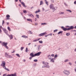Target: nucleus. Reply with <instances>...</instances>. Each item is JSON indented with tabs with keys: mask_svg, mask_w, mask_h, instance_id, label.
I'll return each mask as SVG.
<instances>
[{
	"mask_svg": "<svg viewBox=\"0 0 76 76\" xmlns=\"http://www.w3.org/2000/svg\"><path fill=\"white\" fill-rule=\"evenodd\" d=\"M38 25V23H35V25Z\"/></svg>",
	"mask_w": 76,
	"mask_h": 76,
	"instance_id": "obj_52",
	"label": "nucleus"
},
{
	"mask_svg": "<svg viewBox=\"0 0 76 76\" xmlns=\"http://www.w3.org/2000/svg\"><path fill=\"white\" fill-rule=\"evenodd\" d=\"M28 33L29 34H32V32L31 31H28Z\"/></svg>",
	"mask_w": 76,
	"mask_h": 76,
	"instance_id": "obj_21",
	"label": "nucleus"
},
{
	"mask_svg": "<svg viewBox=\"0 0 76 76\" xmlns=\"http://www.w3.org/2000/svg\"><path fill=\"white\" fill-rule=\"evenodd\" d=\"M42 67H50V66L48 65H44Z\"/></svg>",
	"mask_w": 76,
	"mask_h": 76,
	"instance_id": "obj_13",
	"label": "nucleus"
},
{
	"mask_svg": "<svg viewBox=\"0 0 76 76\" xmlns=\"http://www.w3.org/2000/svg\"><path fill=\"white\" fill-rule=\"evenodd\" d=\"M45 23V25H46L47 24V23Z\"/></svg>",
	"mask_w": 76,
	"mask_h": 76,
	"instance_id": "obj_62",
	"label": "nucleus"
},
{
	"mask_svg": "<svg viewBox=\"0 0 76 76\" xmlns=\"http://www.w3.org/2000/svg\"><path fill=\"white\" fill-rule=\"evenodd\" d=\"M1 32V28H0V33Z\"/></svg>",
	"mask_w": 76,
	"mask_h": 76,
	"instance_id": "obj_53",
	"label": "nucleus"
},
{
	"mask_svg": "<svg viewBox=\"0 0 76 76\" xmlns=\"http://www.w3.org/2000/svg\"><path fill=\"white\" fill-rule=\"evenodd\" d=\"M52 35H53V34L51 33L50 34H48V35L49 36V35L51 36Z\"/></svg>",
	"mask_w": 76,
	"mask_h": 76,
	"instance_id": "obj_44",
	"label": "nucleus"
},
{
	"mask_svg": "<svg viewBox=\"0 0 76 76\" xmlns=\"http://www.w3.org/2000/svg\"><path fill=\"white\" fill-rule=\"evenodd\" d=\"M74 4H76V1H75L74 2Z\"/></svg>",
	"mask_w": 76,
	"mask_h": 76,
	"instance_id": "obj_51",
	"label": "nucleus"
},
{
	"mask_svg": "<svg viewBox=\"0 0 76 76\" xmlns=\"http://www.w3.org/2000/svg\"><path fill=\"white\" fill-rule=\"evenodd\" d=\"M69 64H70L71 65V64H72V63H69Z\"/></svg>",
	"mask_w": 76,
	"mask_h": 76,
	"instance_id": "obj_61",
	"label": "nucleus"
},
{
	"mask_svg": "<svg viewBox=\"0 0 76 76\" xmlns=\"http://www.w3.org/2000/svg\"><path fill=\"white\" fill-rule=\"evenodd\" d=\"M23 13H27V12H26V10H24L23 11Z\"/></svg>",
	"mask_w": 76,
	"mask_h": 76,
	"instance_id": "obj_32",
	"label": "nucleus"
},
{
	"mask_svg": "<svg viewBox=\"0 0 76 76\" xmlns=\"http://www.w3.org/2000/svg\"><path fill=\"white\" fill-rule=\"evenodd\" d=\"M64 72L65 74H66V75H69V74H70V72L69 71H66V70H64Z\"/></svg>",
	"mask_w": 76,
	"mask_h": 76,
	"instance_id": "obj_5",
	"label": "nucleus"
},
{
	"mask_svg": "<svg viewBox=\"0 0 76 76\" xmlns=\"http://www.w3.org/2000/svg\"><path fill=\"white\" fill-rule=\"evenodd\" d=\"M30 56H31V57H35V54L34 55L33 53H31L30 54Z\"/></svg>",
	"mask_w": 76,
	"mask_h": 76,
	"instance_id": "obj_11",
	"label": "nucleus"
},
{
	"mask_svg": "<svg viewBox=\"0 0 76 76\" xmlns=\"http://www.w3.org/2000/svg\"><path fill=\"white\" fill-rule=\"evenodd\" d=\"M47 34V32H45L42 33H41L39 35V37H41V36H44L45 35Z\"/></svg>",
	"mask_w": 76,
	"mask_h": 76,
	"instance_id": "obj_4",
	"label": "nucleus"
},
{
	"mask_svg": "<svg viewBox=\"0 0 76 76\" xmlns=\"http://www.w3.org/2000/svg\"><path fill=\"white\" fill-rule=\"evenodd\" d=\"M15 1L16 2H17V1H18V0H15Z\"/></svg>",
	"mask_w": 76,
	"mask_h": 76,
	"instance_id": "obj_54",
	"label": "nucleus"
},
{
	"mask_svg": "<svg viewBox=\"0 0 76 76\" xmlns=\"http://www.w3.org/2000/svg\"><path fill=\"white\" fill-rule=\"evenodd\" d=\"M41 25H45V23H41Z\"/></svg>",
	"mask_w": 76,
	"mask_h": 76,
	"instance_id": "obj_50",
	"label": "nucleus"
},
{
	"mask_svg": "<svg viewBox=\"0 0 76 76\" xmlns=\"http://www.w3.org/2000/svg\"><path fill=\"white\" fill-rule=\"evenodd\" d=\"M75 28H76V26L75 27Z\"/></svg>",
	"mask_w": 76,
	"mask_h": 76,
	"instance_id": "obj_64",
	"label": "nucleus"
},
{
	"mask_svg": "<svg viewBox=\"0 0 76 76\" xmlns=\"http://www.w3.org/2000/svg\"><path fill=\"white\" fill-rule=\"evenodd\" d=\"M32 57H32V56L30 57L29 58V59H30V60H31V59H32Z\"/></svg>",
	"mask_w": 76,
	"mask_h": 76,
	"instance_id": "obj_39",
	"label": "nucleus"
},
{
	"mask_svg": "<svg viewBox=\"0 0 76 76\" xmlns=\"http://www.w3.org/2000/svg\"><path fill=\"white\" fill-rule=\"evenodd\" d=\"M4 20H3V22H2V25H3V24H4Z\"/></svg>",
	"mask_w": 76,
	"mask_h": 76,
	"instance_id": "obj_49",
	"label": "nucleus"
},
{
	"mask_svg": "<svg viewBox=\"0 0 76 76\" xmlns=\"http://www.w3.org/2000/svg\"><path fill=\"white\" fill-rule=\"evenodd\" d=\"M41 54V52H38L37 53H36L34 54V57L36 56H39Z\"/></svg>",
	"mask_w": 76,
	"mask_h": 76,
	"instance_id": "obj_6",
	"label": "nucleus"
},
{
	"mask_svg": "<svg viewBox=\"0 0 76 76\" xmlns=\"http://www.w3.org/2000/svg\"><path fill=\"white\" fill-rule=\"evenodd\" d=\"M57 31H58V30H55L54 31V32H57Z\"/></svg>",
	"mask_w": 76,
	"mask_h": 76,
	"instance_id": "obj_35",
	"label": "nucleus"
},
{
	"mask_svg": "<svg viewBox=\"0 0 76 76\" xmlns=\"http://www.w3.org/2000/svg\"><path fill=\"white\" fill-rule=\"evenodd\" d=\"M57 55H56L54 56L55 58H56V57H57Z\"/></svg>",
	"mask_w": 76,
	"mask_h": 76,
	"instance_id": "obj_38",
	"label": "nucleus"
},
{
	"mask_svg": "<svg viewBox=\"0 0 76 76\" xmlns=\"http://www.w3.org/2000/svg\"><path fill=\"white\" fill-rule=\"evenodd\" d=\"M5 33H6V34H8V33H7V31H5Z\"/></svg>",
	"mask_w": 76,
	"mask_h": 76,
	"instance_id": "obj_47",
	"label": "nucleus"
},
{
	"mask_svg": "<svg viewBox=\"0 0 76 76\" xmlns=\"http://www.w3.org/2000/svg\"><path fill=\"white\" fill-rule=\"evenodd\" d=\"M39 43H41V44H42V43L43 42L42 41H39Z\"/></svg>",
	"mask_w": 76,
	"mask_h": 76,
	"instance_id": "obj_36",
	"label": "nucleus"
},
{
	"mask_svg": "<svg viewBox=\"0 0 76 76\" xmlns=\"http://www.w3.org/2000/svg\"><path fill=\"white\" fill-rule=\"evenodd\" d=\"M24 48V47H22L20 49H21V51H22V50H23V49Z\"/></svg>",
	"mask_w": 76,
	"mask_h": 76,
	"instance_id": "obj_28",
	"label": "nucleus"
},
{
	"mask_svg": "<svg viewBox=\"0 0 76 76\" xmlns=\"http://www.w3.org/2000/svg\"><path fill=\"white\" fill-rule=\"evenodd\" d=\"M9 23L8 22L7 23V25H9Z\"/></svg>",
	"mask_w": 76,
	"mask_h": 76,
	"instance_id": "obj_57",
	"label": "nucleus"
},
{
	"mask_svg": "<svg viewBox=\"0 0 76 76\" xmlns=\"http://www.w3.org/2000/svg\"><path fill=\"white\" fill-rule=\"evenodd\" d=\"M8 43H7V42H3L2 44L1 45H3V46H5L7 45L8 44Z\"/></svg>",
	"mask_w": 76,
	"mask_h": 76,
	"instance_id": "obj_7",
	"label": "nucleus"
},
{
	"mask_svg": "<svg viewBox=\"0 0 76 76\" xmlns=\"http://www.w3.org/2000/svg\"><path fill=\"white\" fill-rule=\"evenodd\" d=\"M66 36H69V35H70V33H67L66 34Z\"/></svg>",
	"mask_w": 76,
	"mask_h": 76,
	"instance_id": "obj_34",
	"label": "nucleus"
},
{
	"mask_svg": "<svg viewBox=\"0 0 76 76\" xmlns=\"http://www.w3.org/2000/svg\"><path fill=\"white\" fill-rule=\"evenodd\" d=\"M31 43H29L28 44V45H30L31 44Z\"/></svg>",
	"mask_w": 76,
	"mask_h": 76,
	"instance_id": "obj_56",
	"label": "nucleus"
},
{
	"mask_svg": "<svg viewBox=\"0 0 76 76\" xmlns=\"http://www.w3.org/2000/svg\"><path fill=\"white\" fill-rule=\"evenodd\" d=\"M61 28L64 31H69V28H65L63 26L61 27Z\"/></svg>",
	"mask_w": 76,
	"mask_h": 76,
	"instance_id": "obj_3",
	"label": "nucleus"
},
{
	"mask_svg": "<svg viewBox=\"0 0 76 76\" xmlns=\"http://www.w3.org/2000/svg\"><path fill=\"white\" fill-rule=\"evenodd\" d=\"M7 76H17L16 74L15 73L14 74H12L11 75H8Z\"/></svg>",
	"mask_w": 76,
	"mask_h": 76,
	"instance_id": "obj_9",
	"label": "nucleus"
},
{
	"mask_svg": "<svg viewBox=\"0 0 76 76\" xmlns=\"http://www.w3.org/2000/svg\"><path fill=\"white\" fill-rule=\"evenodd\" d=\"M19 6L20 7H21V5L20 4H19Z\"/></svg>",
	"mask_w": 76,
	"mask_h": 76,
	"instance_id": "obj_60",
	"label": "nucleus"
},
{
	"mask_svg": "<svg viewBox=\"0 0 76 76\" xmlns=\"http://www.w3.org/2000/svg\"><path fill=\"white\" fill-rule=\"evenodd\" d=\"M74 28V27L73 26H71L69 28H68V30L69 31V30H70L71 29H73Z\"/></svg>",
	"mask_w": 76,
	"mask_h": 76,
	"instance_id": "obj_12",
	"label": "nucleus"
},
{
	"mask_svg": "<svg viewBox=\"0 0 76 76\" xmlns=\"http://www.w3.org/2000/svg\"><path fill=\"white\" fill-rule=\"evenodd\" d=\"M37 17V18H39V15H36Z\"/></svg>",
	"mask_w": 76,
	"mask_h": 76,
	"instance_id": "obj_43",
	"label": "nucleus"
},
{
	"mask_svg": "<svg viewBox=\"0 0 76 76\" xmlns=\"http://www.w3.org/2000/svg\"><path fill=\"white\" fill-rule=\"evenodd\" d=\"M48 59H51V57H50V55L48 56Z\"/></svg>",
	"mask_w": 76,
	"mask_h": 76,
	"instance_id": "obj_30",
	"label": "nucleus"
},
{
	"mask_svg": "<svg viewBox=\"0 0 76 76\" xmlns=\"http://www.w3.org/2000/svg\"><path fill=\"white\" fill-rule=\"evenodd\" d=\"M44 4V2H43L42 1H40V5H42V4Z\"/></svg>",
	"mask_w": 76,
	"mask_h": 76,
	"instance_id": "obj_18",
	"label": "nucleus"
},
{
	"mask_svg": "<svg viewBox=\"0 0 76 76\" xmlns=\"http://www.w3.org/2000/svg\"><path fill=\"white\" fill-rule=\"evenodd\" d=\"M23 61L24 62H25V61H26V60H25V59H24L23 60Z\"/></svg>",
	"mask_w": 76,
	"mask_h": 76,
	"instance_id": "obj_58",
	"label": "nucleus"
},
{
	"mask_svg": "<svg viewBox=\"0 0 76 76\" xmlns=\"http://www.w3.org/2000/svg\"><path fill=\"white\" fill-rule=\"evenodd\" d=\"M16 55L17 56H18V57H20L19 55L18 54H16Z\"/></svg>",
	"mask_w": 76,
	"mask_h": 76,
	"instance_id": "obj_40",
	"label": "nucleus"
},
{
	"mask_svg": "<svg viewBox=\"0 0 76 76\" xmlns=\"http://www.w3.org/2000/svg\"><path fill=\"white\" fill-rule=\"evenodd\" d=\"M51 56H52V57H54V55L52 54L51 55Z\"/></svg>",
	"mask_w": 76,
	"mask_h": 76,
	"instance_id": "obj_46",
	"label": "nucleus"
},
{
	"mask_svg": "<svg viewBox=\"0 0 76 76\" xmlns=\"http://www.w3.org/2000/svg\"><path fill=\"white\" fill-rule=\"evenodd\" d=\"M40 10H39L37 11H36L35 12V13H37L38 12H40Z\"/></svg>",
	"mask_w": 76,
	"mask_h": 76,
	"instance_id": "obj_23",
	"label": "nucleus"
},
{
	"mask_svg": "<svg viewBox=\"0 0 76 76\" xmlns=\"http://www.w3.org/2000/svg\"><path fill=\"white\" fill-rule=\"evenodd\" d=\"M63 14H64V12H61L60 13V15H62Z\"/></svg>",
	"mask_w": 76,
	"mask_h": 76,
	"instance_id": "obj_37",
	"label": "nucleus"
},
{
	"mask_svg": "<svg viewBox=\"0 0 76 76\" xmlns=\"http://www.w3.org/2000/svg\"><path fill=\"white\" fill-rule=\"evenodd\" d=\"M75 51H76V48L75 50Z\"/></svg>",
	"mask_w": 76,
	"mask_h": 76,
	"instance_id": "obj_63",
	"label": "nucleus"
},
{
	"mask_svg": "<svg viewBox=\"0 0 76 76\" xmlns=\"http://www.w3.org/2000/svg\"><path fill=\"white\" fill-rule=\"evenodd\" d=\"M7 29L9 31H11V30L10 29V27H9V26L8 27Z\"/></svg>",
	"mask_w": 76,
	"mask_h": 76,
	"instance_id": "obj_24",
	"label": "nucleus"
},
{
	"mask_svg": "<svg viewBox=\"0 0 76 76\" xmlns=\"http://www.w3.org/2000/svg\"><path fill=\"white\" fill-rule=\"evenodd\" d=\"M69 12H72V11L70 10H69Z\"/></svg>",
	"mask_w": 76,
	"mask_h": 76,
	"instance_id": "obj_59",
	"label": "nucleus"
},
{
	"mask_svg": "<svg viewBox=\"0 0 76 76\" xmlns=\"http://www.w3.org/2000/svg\"><path fill=\"white\" fill-rule=\"evenodd\" d=\"M28 48H26L25 50L26 52H28Z\"/></svg>",
	"mask_w": 76,
	"mask_h": 76,
	"instance_id": "obj_29",
	"label": "nucleus"
},
{
	"mask_svg": "<svg viewBox=\"0 0 76 76\" xmlns=\"http://www.w3.org/2000/svg\"><path fill=\"white\" fill-rule=\"evenodd\" d=\"M4 69H5V70H7V71H9L10 70H9V69L8 68H6V67H5V68H4Z\"/></svg>",
	"mask_w": 76,
	"mask_h": 76,
	"instance_id": "obj_22",
	"label": "nucleus"
},
{
	"mask_svg": "<svg viewBox=\"0 0 76 76\" xmlns=\"http://www.w3.org/2000/svg\"><path fill=\"white\" fill-rule=\"evenodd\" d=\"M22 37H23V38H28V36H26L25 35H23L22 36Z\"/></svg>",
	"mask_w": 76,
	"mask_h": 76,
	"instance_id": "obj_19",
	"label": "nucleus"
},
{
	"mask_svg": "<svg viewBox=\"0 0 76 76\" xmlns=\"http://www.w3.org/2000/svg\"><path fill=\"white\" fill-rule=\"evenodd\" d=\"M63 33V31H59L58 33V34H62Z\"/></svg>",
	"mask_w": 76,
	"mask_h": 76,
	"instance_id": "obj_31",
	"label": "nucleus"
},
{
	"mask_svg": "<svg viewBox=\"0 0 76 76\" xmlns=\"http://www.w3.org/2000/svg\"><path fill=\"white\" fill-rule=\"evenodd\" d=\"M34 62H37L38 61V60L37 59H34Z\"/></svg>",
	"mask_w": 76,
	"mask_h": 76,
	"instance_id": "obj_33",
	"label": "nucleus"
},
{
	"mask_svg": "<svg viewBox=\"0 0 76 76\" xmlns=\"http://www.w3.org/2000/svg\"><path fill=\"white\" fill-rule=\"evenodd\" d=\"M27 20H28V21H29L30 22H32V20L31 19H27Z\"/></svg>",
	"mask_w": 76,
	"mask_h": 76,
	"instance_id": "obj_20",
	"label": "nucleus"
},
{
	"mask_svg": "<svg viewBox=\"0 0 76 76\" xmlns=\"http://www.w3.org/2000/svg\"><path fill=\"white\" fill-rule=\"evenodd\" d=\"M9 36L10 38H11V39H12L13 38V35H12V34L9 35Z\"/></svg>",
	"mask_w": 76,
	"mask_h": 76,
	"instance_id": "obj_15",
	"label": "nucleus"
},
{
	"mask_svg": "<svg viewBox=\"0 0 76 76\" xmlns=\"http://www.w3.org/2000/svg\"><path fill=\"white\" fill-rule=\"evenodd\" d=\"M1 66H2L3 68H5L6 67V62L3 61H2V63L1 65Z\"/></svg>",
	"mask_w": 76,
	"mask_h": 76,
	"instance_id": "obj_1",
	"label": "nucleus"
},
{
	"mask_svg": "<svg viewBox=\"0 0 76 76\" xmlns=\"http://www.w3.org/2000/svg\"><path fill=\"white\" fill-rule=\"evenodd\" d=\"M69 61V60L68 59H67L65 61V62H67V61Z\"/></svg>",
	"mask_w": 76,
	"mask_h": 76,
	"instance_id": "obj_42",
	"label": "nucleus"
},
{
	"mask_svg": "<svg viewBox=\"0 0 76 76\" xmlns=\"http://www.w3.org/2000/svg\"><path fill=\"white\" fill-rule=\"evenodd\" d=\"M51 62H52L53 63V62H54V60L53 59V58H52L51 60H50Z\"/></svg>",
	"mask_w": 76,
	"mask_h": 76,
	"instance_id": "obj_25",
	"label": "nucleus"
},
{
	"mask_svg": "<svg viewBox=\"0 0 76 76\" xmlns=\"http://www.w3.org/2000/svg\"><path fill=\"white\" fill-rule=\"evenodd\" d=\"M41 38H39L35 40H34L33 42H36V41H39V39H40Z\"/></svg>",
	"mask_w": 76,
	"mask_h": 76,
	"instance_id": "obj_14",
	"label": "nucleus"
},
{
	"mask_svg": "<svg viewBox=\"0 0 76 76\" xmlns=\"http://www.w3.org/2000/svg\"><path fill=\"white\" fill-rule=\"evenodd\" d=\"M15 53V50H13V51L12 52V53Z\"/></svg>",
	"mask_w": 76,
	"mask_h": 76,
	"instance_id": "obj_45",
	"label": "nucleus"
},
{
	"mask_svg": "<svg viewBox=\"0 0 76 76\" xmlns=\"http://www.w3.org/2000/svg\"><path fill=\"white\" fill-rule=\"evenodd\" d=\"M45 3L46 4H47V6H48V1H47V0H45Z\"/></svg>",
	"mask_w": 76,
	"mask_h": 76,
	"instance_id": "obj_16",
	"label": "nucleus"
},
{
	"mask_svg": "<svg viewBox=\"0 0 76 76\" xmlns=\"http://www.w3.org/2000/svg\"><path fill=\"white\" fill-rule=\"evenodd\" d=\"M21 3L22 4H23V6L24 7H26V5L25 4V3H23V2H21Z\"/></svg>",
	"mask_w": 76,
	"mask_h": 76,
	"instance_id": "obj_17",
	"label": "nucleus"
},
{
	"mask_svg": "<svg viewBox=\"0 0 76 76\" xmlns=\"http://www.w3.org/2000/svg\"><path fill=\"white\" fill-rule=\"evenodd\" d=\"M5 56L6 57H7V56H8L9 58H12V57L10 55H9L7 54V53H5Z\"/></svg>",
	"mask_w": 76,
	"mask_h": 76,
	"instance_id": "obj_8",
	"label": "nucleus"
},
{
	"mask_svg": "<svg viewBox=\"0 0 76 76\" xmlns=\"http://www.w3.org/2000/svg\"><path fill=\"white\" fill-rule=\"evenodd\" d=\"M48 36H48V35H46L45 36V37H48Z\"/></svg>",
	"mask_w": 76,
	"mask_h": 76,
	"instance_id": "obj_48",
	"label": "nucleus"
},
{
	"mask_svg": "<svg viewBox=\"0 0 76 76\" xmlns=\"http://www.w3.org/2000/svg\"><path fill=\"white\" fill-rule=\"evenodd\" d=\"M42 63L43 64H48V63L47 62H45L43 61Z\"/></svg>",
	"mask_w": 76,
	"mask_h": 76,
	"instance_id": "obj_27",
	"label": "nucleus"
},
{
	"mask_svg": "<svg viewBox=\"0 0 76 76\" xmlns=\"http://www.w3.org/2000/svg\"><path fill=\"white\" fill-rule=\"evenodd\" d=\"M5 47H6V48L7 49H8V48H9L7 46V45H6V46H5Z\"/></svg>",
	"mask_w": 76,
	"mask_h": 76,
	"instance_id": "obj_41",
	"label": "nucleus"
},
{
	"mask_svg": "<svg viewBox=\"0 0 76 76\" xmlns=\"http://www.w3.org/2000/svg\"><path fill=\"white\" fill-rule=\"evenodd\" d=\"M75 72H76V68H75Z\"/></svg>",
	"mask_w": 76,
	"mask_h": 76,
	"instance_id": "obj_55",
	"label": "nucleus"
},
{
	"mask_svg": "<svg viewBox=\"0 0 76 76\" xmlns=\"http://www.w3.org/2000/svg\"><path fill=\"white\" fill-rule=\"evenodd\" d=\"M50 8L53 9V12H54L56 10L55 7H54V5L53 4H51L50 5Z\"/></svg>",
	"mask_w": 76,
	"mask_h": 76,
	"instance_id": "obj_2",
	"label": "nucleus"
},
{
	"mask_svg": "<svg viewBox=\"0 0 76 76\" xmlns=\"http://www.w3.org/2000/svg\"><path fill=\"white\" fill-rule=\"evenodd\" d=\"M10 15H6V18H7L6 19L7 20L10 19Z\"/></svg>",
	"mask_w": 76,
	"mask_h": 76,
	"instance_id": "obj_10",
	"label": "nucleus"
},
{
	"mask_svg": "<svg viewBox=\"0 0 76 76\" xmlns=\"http://www.w3.org/2000/svg\"><path fill=\"white\" fill-rule=\"evenodd\" d=\"M30 16H31V18H34V16L33 15H32V14H30Z\"/></svg>",
	"mask_w": 76,
	"mask_h": 76,
	"instance_id": "obj_26",
	"label": "nucleus"
}]
</instances>
